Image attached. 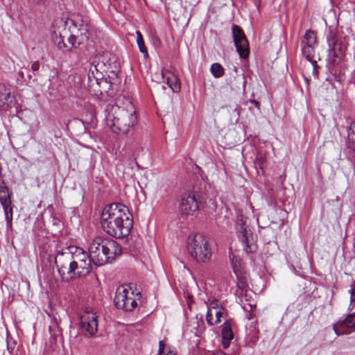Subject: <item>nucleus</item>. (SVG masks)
Listing matches in <instances>:
<instances>
[{
    "label": "nucleus",
    "mask_w": 355,
    "mask_h": 355,
    "mask_svg": "<svg viewBox=\"0 0 355 355\" xmlns=\"http://www.w3.org/2000/svg\"><path fill=\"white\" fill-rule=\"evenodd\" d=\"M123 305H124V302L122 304V306H123V310L125 311H132L137 306V303L135 299H134L132 297L131 301L130 302L128 305L126 306H123Z\"/></svg>",
    "instance_id": "72a5a7b5"
},
{
    "label": "nucleus",
    "mask_w": 355,
    "mask_h": 355,
    "mask_svg": "<svg viewBox=\"0 0 355 355\" xmlns=\"http://www.w3.org/2000/svg\"><path fill=\"white\" fill-rule=\"evenodd\" d=\"M107 125L116 133H126L137 122L135 111H128L116 105L108 104L105 109Z\"/></svg>",
    "instance_id": "7ed1b4c3"
},
{
    "label": "nucleus",
    "mask_w": 355,
    "mask_h": 355,
    "mask_svg": "<svg viewBox=\"0 0 355 355\" xmlns=\"http://www.w3.org/2000/svg\"><path fill=\"white\" fill-rule=\"evenodd\" d=\"M327 49V61L330 64L340 63L347 50L345 38L337 27L329 26L325 33Z\"/></svg>",
    "instance_id": "20e7f679"
},
{
    "label": "nucleus",
    "mask_w": 355,
    "mask_h": 355,
    "mask_svg": "<svg viewBox=\"0 0 355 355\" xmlns=\"http://www.w3.org/2000/svg\"><path fill=\"white\" fill-rule=\"evenodd\" d=\"M188 250L198 262H207L211 257V250L207 239L200 234H196L189 243Z\"/></svg>",
    "instance_id": "0eeeda50"
},
{
    "label": "nucleus",
    "mask_w": 355,
    "mask_h": 355,
    "mask_svg": "<svg viewBox=\"0 0 355 355\" xmlns=\"http://www.w3.org/2000/svg\"><path fill=\"white\" fill-rule=\"evenodd\" d=\"M49 331L51 336L54 337L55 338L61 334L62 329L59 326L58 320L55 318L51 319L49 327Z\"/></svg>",
    "instance_id": "5701e85b"
},
{
    "label": "nucleus",
    "mask_w": 355,
    "mask_h": 355,
    "mask_svg": "<svg viewBox=\"0 0 355 355\" xmlns=\"http://www.w3.org/2000/svg\"><path fill=\"white\" fill-rule=\"evenodd\" d=\"M80 37L78 33H71V35L68 38V42L71 44V46H68V50H71L72 48H78L80 44H78V42L80 41Z\"/></svg>",
    "instance_id": "c756f323"
},
{
    "label": "nucleus",
    "mask_w": 355,
    "mask_h": 355,
    "mask_svg": "<svg viewBox=\"0 0 355 355\" xmlns=\"http://www.w3.org/2000/svg\"><path fill=\"white\" fill-rule=\"evenodd\" d=\"M210 71L212 76L216 78L222 77L225 73V69L223 66L218 62L211 64Z\"/></svg>",
    "instance_id": "a878e982"
},
{
    "label": "nucleus",
    "mask_w": 355,
    "mask_h": 355,
    "mask_svg": "<svg viewBox=\"0 0 355 355\" xmlns=\"http://www.w3.org/2000/svg\"><path fill=\"white\" fill-rule=\"evenodd\" d=\"M89 71H92L93 73H95V71L96 72L97 75L98 76H101V73H98V71L96 68V66L94 65V66H92L89 70Z\"/></svg>",
    "instance_id": "37998d69"
},
{
    "label": "nucleus",
    "mask_w": 355,
    "mask_h": 355,
    "mask_svg": "<svg viewBox=\"0 0 355 355\" xmlns=\"http://www.w3.org/2000/svg\"><path fill=\"white\" fill-rule=\"evenodd\" d=\"M5 213V218L7 222L8 227H11L12 220V207L11 204H7L6 206H2Z\"/></svg>",
    "instance_id": "c85d7f7f"
},
{
    "label": "nucleus",
    "mask_w": 355,
    "mask_h": 355,
    "mask_svg": "<svg viewBox=\"0 0 355 355\" xmlns=\"http://www.w3.org/2000/svg\"><path fill=\"white\" fill-rule=\"evenodd\" d=\"M121 247L110 239L96 237L89 246V254L92 262L98 266L111 262L120 255Z\"/></svg>",
    "instance_id": "f03ea898"
},
{
    "label": "nucleus",
    "mask_w": 355,
    "mask_h": 355,
    "mask_svg": "<svg viewBox=\"0 0 355 355\" xmlns=\"http://www.w3.org/2000/svg\"><path fill=\"white\" fill-rule=\"evenodd\" d=\"M353 309H354V306H352V304H350L349 307H348V310L349 311H352Z\"/></svg>",
    "instance_id": "8fccbe9b"
},
{
    "label": "nucleus",
    "mask_w": 355,
    "mask_h": 355,
    "mask_svg": "<svg viewBox=\"0 0 355 355\" xmlns=\"http://www.w3.org/2000/svg\"><path fill=\"white\" fill-rule=\"evenodd\" d=\"M198 203L195 193L193 191H189L182 198L180 204V212L182 216H187L198 209Z\"/></svg>",
    "instance_id": "ddd939ff"
},
{
    "label": "nucleus",
    "mask_w": 355,
    "mask_h": 355,
    "mask_svg": "<svg viewBox=\"0 0 355 355\" xmlns=\"http://www.w3.org/2000/svg\"><path fill=\"white\" fill-rule=\"evenodd\" d=\"M73 261L71 262L70 271L72 277L87 275L92 270V260L88 254L80 248H75L72 251Z\"/></svg>",
    "instance_id": "423d86ee"
},
{
    "label": "nucleus",
    "mask_w": 355,
    "mask_h": 355,
    "mask_svg": "<svg viewBox=\"0 0 355 355\" xmlns=\"http://www.w3.org/2000/svg\"><path fill=\"white\" fill-rule=\"evenodd\" d=\"M136 33H137V43L138 47L139 49V51L141 53H143L144 57L145 58H148V53L147 48L145 46L142 34L139 31H137Z\"/></svg>",
    "instance_id": "393cba45"
},
{
    "label": "nucleus",
    "mask_w": 355,
    "mask_h": 355,
    "mask_svg": "<svg viewBox=\"0 0 355 355\" xmlns=\"http://www.w3.org/2000/svg\"><path fill=\"white\" fill-rule=\"evenodd\" d=\"M231 261L233 271L235 274L245 272L243 261L239 256H232Z\"/></svg>",
    "instance_id": "4be33fe9"
},
{
    "label": "nucleus",
    "mask_w": 355,
    "mask_h": 355,
    "mask_svg": "<svg viewBox=\"0 0 355 355\" xmlns=\"http://www.w3.org/2000/svg\"><path fill=\"white\" fill-rule=\"evenodd\" d=\"M231 340H223L222 345L224 349H227V347H230Z\"/></svg>",
    "instance_id": "79ce46f5"
},
{
    "label": "nucleus",
    "mask_w": 355,
    "mask_h": 355,
    "mask_svg": "<svg viewBox=\"0 0 355 355\" xmlns=\"http://www.w3.org/2000/svg\"><path fill=\"white\" fill-rule=\"evenodd\" d=\"M98 315L96 313L87 308L80 317L82 332L85 336H93L98 331Z\"/></svg>",
    "instance_id": "9b49d317"
},
{
    "label": "nucleus",
    "mask_w": 355,
    "mask_h": 355,
    "mask_svg": "<svg viewBox=\"0 0 355 355\" xmlns=\"http://www.w3.org/2000/svg\"><path fill=\"white\" fill-rule=\"evenodd\" d=\"M100 76H101L97 75V73L95 74V73H93L92 71H89L88 72V75H87V82L90 81L93 78L94 79H98V78H101Z\"/></svg>",
    "instance_id": "a19ab883"
},
{
    "label": "nucleus",
    "mask_w": 355,
    "mask_h": 355,
    "mask_svg": "<svg viewBox=\"0 0 355 355\" xmlns=\"http://www.w3.org/2000/svg\"><path fill=\"white\" fill-rule=\"evenodd\" d=\"M317 45V37L314 31L308 30L301 40L302 52L308 61L314 67L317 66V61L314 59L315 48Z\"/></svg>",
    "instance_id": "1a4fd4ad"
},
{
    "label": "nucleus",
    "mask_w": 355,
    "mask_h": 355,
    "mask_svg": "<svg viewBox=\"0 0 355 355\" xmlns=\"http://www.w3.org/2000/svg\"><path fill=\"white\" fill-rule=\"evenodd\" d=\"M73 261L72 251L58 252L55 257V263L58 273L62 279L65 278L67 274L72 277V272L70 271L71 262Z\"/></svg>",
    "instance_id": "f8f14e48"
},
{
    "label": "nucleus",
    "mask_w": 355,
    "mask_h": 355,
    "mask_svg": "<svg viewBox=\"0 0 355 355\" xmlns=\"http://www.w3.org/2000/svg\"><path fill=\"white\" fill-rule=\"evenodd\" d=\"M32 1L37 5H42L45 0H32Z\"/></svg>",
    "instance_id": "49530a36"
},
{
    "label": "nucleus",
    "mask_w": 355,
    "mask_h": 355,
    "mask_svg": "<svg viewBox=\"0 0 355 355\" xmlns=\"http://www.w3.org/2000/svg\"><path fill=\"white\" fill-rule=\"evenodd\" d=\"M234 43L241 58L246 59L249 56V43L242 28L233 24L232 26Z\"/></svg>",
    "instance_id": "9d476101"
},
{
    "label": "nucleus",
    "mask_w": 355,
    "mask_h": 355,
    "mask_svg": "<svg viewBox=\"0 0 355 355\" xmlns=\"http://www.w3.org/2000/svg\"><path fill=\"white\" fill-rule=\"evenodd\" d=\"M333 329L338 336L349 334L355 331V313L348 314L343 320H339L333 325Z\"/></svg>",
    "instance_id": "4468645a"
},
{
    "label": "nucleus",
    "mask_w": 355,
    "mask_h": 355,
    "mask_svg": "<svg viewBox=\"0 0 355 355\" xmlns=\"http://www.w3.org/2000/svg\"><path fill=\"white\" fill-rule=\"evenodd\" d=\"M266 155L261 153H257L255 159H254V165L257 169L259 168L261 171H263L266 164Z\"/></svg>",
    "instance_id": "bb28decb"
},
{
    "label": "nucleus",
    "mask_w": 355,
    "mask_h": 355,
    "mask_svg": "<svg viewBox=\"0 0 355 355\" xmlns=\"http://www.w3.org/2000/svg\"><path fill=\"white\" fill-rule=\"evenodd\" d=\"M221 336L223 340H232L234 334L231 327V320H227L221 326Z\"/></svg>",
    "instance_id": "a211bd4d"
},
{
    "label": "nucleus",
    "mask_w": 355,
    "mask_h": 355,
    "mask_svg": "<svg viewBox=\"0 0 355 355\" xmlns=\"http://www.w3.org/2000/svg\"><path fill=\"white\" fill-rule=\"evenodd\" d=\"M99 81H100V88H101V95L103 94V92L108 93V92L110 90H111L112 87V84L110 80V77L100 78Z\"/></svg>",
    "instance_id": "cd10ccee"
},
{
    "label": "nucleus",
    "mask_w": 355,
    "mask_h": 355,
    "mask_svg": "<svg viewBox=\"0 0 355 355\" xmlns=\"http://www.w3.org/2000/svg\"><path fill=\"white\" fill-rule=\"evenodd\" d=\"M206 320L209 325H213L215 324V320L213 318V314L211 313V310L210 309V308H209V309L207 310L206 315Z\"/></svg>",
    "instance_id": "c9c22d12"
},
{
    "label": "nucleus",
    "mask_w": 355,
    "mask_h": 355,
    "mask_svg": "<svg viewBox=\"0 0 355 355\" xmlns=\"http://www.w3.org/2000/svg\"><path fill=\"white\" fill-rule=\"evenodd\" d=\"M17 342L12 337H10L8 334H7L6 338V345L7 349L10 354H12L14 351Z\"/></svg>",
    "instance_id": "2f4dec72"
},
{
    "label": "nucleus",
    "mask_w": 355,
    "mask_h": 355,
    "mask_svg": "<svg viewBox=\"0 0 355 355\" xmlns=\"http://www.w3.org/2000/svg\"><path fill=\"white\" fill-rule=\"evenodd\" d=\"M164 349H165V343L163 340H160L159 342L158 354L162 355V354L164 352Z\"/></svg>",
    "instance_id": "ea45409f"
},
{
    "label": "nucleus",
    "mask_w": 355,
    "mask_h": 355,
    "mask_svg": "<svg viewBox=\"0 0 355 355\" xmlns=\"http://www.w3.org/2000/svg\"><path fill=\"white\" fill-rule=\"evenodd\" d=\"M57 46L59 49L64 51L68 50V46L65 44L64 37L60 35L59 37L55 41Z\"/></svg>",
    "instance_id": "473e14b6"
},
{
    "label": "nucleus",
    "mask_w": 355,
    "mask_h": 355,
    "mask_svg": "<svg viewBox=\"0 0 355 355\" xmlns=\"http://www.w3.org/2000/svg\"><path fill=\"white\" fill-rule=\"evenodd\" d=\"M133 223L128 208L121 204L107 205L101 213V224L103 230L116 239L128 236L133 227Z\"/></svg>",
    "instance_id": "f257e3e1"
},
{
    "label": "nucleus",
    "mask_w": 355,
    "mask_h": 355,
    "mask_svg": "<svg viewBox=\"0 0 355 355\" xmlns=\"http://www.w3.org/2000/svg\"><path fill=\"white\" fill-rule=\"evenodd\" d=\"M134 295L133 292H130L129 290L125 288L124 286H120L116 291L114 302L115 306L120 309L123 310L122 304L124 302L123 306H128L131 301L132 297Z\"/></svg>",
    "instance_id": "2eb2a0df"
},
{
    "label": "nucleus",
    "mask_w": 355,
    "mask_h": 355,
    "mask_svg": "<svg viewBox=\"0 0 355 355\" xmlns=\"http://www.w3.org/2000/svg\"><path fill=\"white\" fill-rule=\"evenodd\" d=\"M162 76L164 82L167 84L173 92H179L180 91V81L174 73L168 70H162Z\"/></svg>",
    "instance_id": "dca6fc26"
},
{
    "label": "nucleus",
    "mask_w": 355,
    "mask_h": 355,
    "mask_svg": "<svg viewBox=\"0 0 355 355\" xmlns=\"http://www.w3.org/2000/svg\"><path fill=\"white\" fill-rule=\"evenodd\" d=\"M70 23L69 27L71 33L80 34V41L78 44L88 40L89 37V24L87 17H84L80 15H73L71 18L68 19L67 24Z\"/></svg>",
    "instance_id": "6e6552de"
},
{
    "label": "nucleus",
    "mask_w": 355,
    "mask_h": 355,
    "mask_svg": "<svg viewBox=\"0 0 355 355\" xmlns=\"http://www.w3.org/2000/svg\"><path fill=\"white\" fill-rule=\"evenodd\" d=\"M162 355H175V354L169 350L167 353L164 352Z\"/></svg>",
    "instance_id": "de8ad7c7"
},
{
    "label": "nucleus",
    "mask_w": 355,
    "mask_h": 355,
    "mask_svg": "<svg viewBox=\"0 0 355 355\" xmlns=\"http://www.w3.org/2000/svg\"><path fill=\"white\" fill-rule=\"evenodd\" d=\"M350 287H351V289L349 291L351 295L350 302H351V304H355V282H354L350 285Z\"/></svg>",
    "instance_id": "e433bc0d"
},
{
    "label": "nucleus",
    "mask_w": 355,
    "mask_h": 355,
    "mask_svg": "<svg viewBox=\"0 0 355 355\" xmlns=\"http://www.w3.org/2000/svg\"><path fill=\"white\" fill-rule=\"evenodd\" d=\"M224 314H226V310L225 308L221 307L219 309H216L215 313V324L219 323L220 322V318L223 316Z\"/></svg>",
    "instance_id": "f704fd0d"
},
{
    "label": "nucleus",
    "mask_w": 355,
    "mask_h": 355,
    "mask_svg": "<svg viewBox=\"0 0 355 355\" xmlns=\"http://www.w3.org/2000/svg\"><path fill=\"white\" fill-rule=\"evenodd\" d=\"M207 309L210 308L211 310L212 309H218V301L217 300H212L209 302V304H207Z\"/></svg>",
    "instance_id": "4c0bfd02"
},
{
    "label": "nucleus",
    "mask_w": 355,
    "mask_h": 355,
    "mask_svg": "<svg viewBox=\"0 0 355 355\" xmlns=\"http://www.w3.org/2000/svg\"><path fill=\"white\" fill-rule=\"evenodd\" d=\"M18 75L24 81H27V79L25 78V72L24 71H22V70L19 71L18 72Z\"/></svg>",
    "instance_id": "a18cd8bd"
},
{
    "label": "nucleus",
    "mask_w": 355,
    "mask_h": 355,
    "mask_svg": "<svg viewBox=\"0 0 355 355\" xmlns=\"http://www.w3.org/2000/svg\"><path fill=\"white\" fill-rule=\"evenodd\" d=\"M237 278V287L241 291H246L248 288V276L245 272L235 274Z\"/></svg>",
    "instance_id": "aec40b11"
},
{
    "label": "nucleus",
    "mask_w": 355,
    "mask_h": 355,
    "mask_svg": "<svg viewBox=\"0 0 355 355\" xmlns=\"http://www.w3.org/2000/svg\"><path fill=\"white\" fill-rule=\"evenodd\" d=\"M52 231L55 235L62 232L63 225L60 220L53 218L52 220Z\"/></svg>",
    "instance_id": "7c9ffc66"
},
{
    "label": "nucleus",
    "mask_w": 355,
    "mask_h": 355,
    "mask_svg": "<svg viewBox=\"0 0 355 355\" xmlns=\"http://www.w3.org/2000/svg\"><path fill=\"white\" fill-rule=\"evenodd\" d=\"M25 70H26V71H27V69H25ZM26 73H27V78H28L27 82H29V81H30V80H31V78H32V75H31V74H30V73H28V71H26Z\"/></svg>",
    "instance_id": "09e8293b"
},
{
    "label": "nucleus",
    "mask_w": 355,
    "mask_h": 355,
    "mask_svg": "<svg viewBox=\"0 0 355 355\" xmlns=\"http://www.w3.org/2000/svg\"><path fill=\"white\" fill-rule=\"evenodd\" d=\"M250 102L254 104L258 108V110H260V103L259 101L255 99H251Z\"/></svg>",
    "instance_id": "c03bdc74"
},
{
    "label": "nucleus",
    "mask_w": 355,
    "mask_h": 355,
    "mask_svg": "<svg viewBox=\"0 0 355 355\" xmlns=\"http://www.w3.org/2000/svg\"><path fill=\"white\" fill-rule=\"evenodd\" d=\"M11 193L6 186H0V202L2 206L11 204Z\"/></svg>",
    "instance_id": "412c9836"
},
{
    "label": "nucleus",
    "mask_w": 355,
    "mask_h": 355,
    "mask_svg": "<svg viewBox=\"0 0 355 355\" xmlns=\"http://www.w3.org/2000/svg\"><path fill=\"white\" fill-rule=\"evenodd\" d=\"M352 245H353V248H355V236H354V238L353 239Z\"/></svg>",
    "instance_id": "3c124183"
},
{
    "label": "nucleus",
    "mask_w": 355,
    "mask_h": 355,
    "mask_svg": "<svg viewBox=\"0 0 355 355\" xmlns=\"http://www.w3.org/2000/svg\"><path fill=\"white\" fill-rule=\"evenodd\" d=\"M87 88L91 95L96 97L101 96L99 78H93L90 81L87 82Z\"/></svg>",
    "instance_id": "f3484780"
},
{
    "label": "nucleus",
    "mask_w": 355,
    "mask_h": 355,
    "mask_svg": "<svg viewBox=\"0 0 355 355\" xmlns=\"http://www.w3.org/2000/svg\"><path fill=\"white\" fill-rule=\"evenodd\" d=\"M235 228L238 237L242 243L243 250L248 254L254 253L258 249L257 238L246 225L245 219L243 216L237 218Z\"/></svg>",
    "instance_id": "39448f33"
},
{
    "label": "nucleus",
    "mask_w": 355,
    "mask_h": 355,
    "mask_svg": "<svg viewBox=\"0 0 355 355\" xmlns=\"http://www.w3.org/2000/svg\"><path fill=\"white\" fill-rule=\"evenodd\" d=\"M10 90L4 85L0 84V105L11 102Z\"/></svg>",
    "instance_id": "6ab92c4d"
},
{
    "label": "nucleus",
    "mask_w": 355,
    "mask_h": 355,
    "mask_svg": "<svg viewBox=\"0 0 355 355\" xmlns=\"http://www.w3.org/2000/svg\"><path fill=\"white\" fill-rule=\"evenodd\" d=\"M39 69H40V63L38 61H35L31 64V69L33 72L34 76L36 75L35 72H37L39 70Z\"/></svg>",
    "instance_id": "58836bf2"
},
{
    "label": "nucleus",
    "mask_w": 355,
    "mask_h": 355,
    "mask_svg": "<svg viewBox=\"0 0 355 355\" xmlns=\"http://www.w3.org/2000/svg\"><path fill=\"white\" fill-rule=\"evenodd\" d=\"M348 147L355 152V121L352 122L347 131Z\"/></svg>",
    "instance_id": "b1692460"
}]
</instances>
